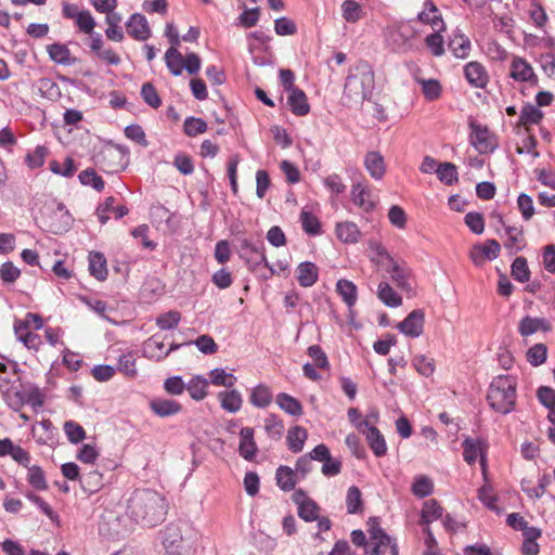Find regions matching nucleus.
<instances>
[{
	"instance_id": "a19ab883",
	"label": "nucleus",
	"mask_w": 555,
	"mask_h": 555,
	"mask_svg": "<svg viewBox=\"0 0 555 555\" xmlns=\"http://www.w3.org/2000/svg\"><path fill=\"white\" fill-rule=\"evenodd\" d=\"M377 296L379 300L383 301L388 307L396 308L401 306L402 304L401 296L398 295L386 282L379 283Z\"/></svg>"
},
{
	"instance_id": "3c124183",
	"label": "nucleus",
	"mask_w": 555,
	"mask_h": 555,
	"mask_svg": "<svg viewBox=\"0 0 555 555\" xmlns=\"http://www.w3.org/2000/svg\"><path fill=\"white\" fill-rule=\"evenodd\" d=\"M512 276L518 282H527L530 279V270L527 259L522 256L517 257L511 267Z\"/></svg>"
},
{
	"instance_id": "c9c22d12",
	"label": "nucleus",
	"mask_w": 555,
	"mask_h": 555,
	"mask_svg": "<svg viewBox=\"0 0 555 555\" xmlns=\"http://www.w3.org/2000/svg\"><path fill=\"white\" fill-rule=\"evenodd\" d=\"M143 350L147 358L156 361L164 360L170 353V350H165L164 343L156 336H152L145 341Z\"/></svg>"
},
{
	"instance_id": "a878e982",
	"label": "nucleus",
	"mask_w": 555,
	"mask_h": 555,
	"mask_svg": "<svg viewBox=\"0 0 555 555\" xmlns=\"http://www.w3.org/2000/svg\"><path fill=\"white\" fill-rule=\"evenodd\" d=\"M287 104L296 116H306L310 112L307 95L300 89L288 92Z\"/></svg>"
},
{
	"instance_id": "4468645a",
	"label": "nucleus",
	"mask_w": 555,
	"mask_h": 555,
	"mask_svg": "<svg viewBox=\"0 0 555 555\" xmlns=\"http://www.w3.org/2000/svg\"><path fill=\"white\" fill-rule=\"evenodd\" d=\"M127 33L139 41H145L151 37V28L144 15L134 13L126 23Z\"/></svg>"
},
{
	"instance_id": "f3484780",
	"label": "nucleus",
	"mask_w": 555,
	"mask_h": 555,
	"mask_svg": "<svg viewBox=\"0 0 555 555\" xmlns=\"http://www.w3.org/2000/svg\"><path fill=\"white\" fill-rule=\"evenodd\" d=\"M389 263L387 267V271L390 274L391 280L395 282L397 287L401 289H409V278H410V268L405 263H400L396 261L392 257L387 255Z\"/></svg>"
},
{
	"instance_id": "864d4df0",
	"label": "nucleus",
	"mask_w": 555,
	"mask_h": 555,
	"mask_svg": "<svg viewBox=\"0 0 555 555\" xmlns=\"http://www.w3.org/2000/svg\"><path fill=\"white\" fill-rule=\"evenodd\" d=\"M543 118V113L534 105L527 103L520 112L522 125H538Z\"/></svg>"
},
{
	"instance_id": "680f3d73",
	"label": "nucleus",
	"mask_w": 555,
	"mask_h": 555,
	"mask_svg": "<svg viewBox=\"0 0 555 555\" xmlns=\"http://www.w3.org/2000/svg\"><path fill=\"white\" fill-rule=\"evenodd\" d=\"M415 370L423 376L429 377L435 372V361L423 354L415 356L412 360Z\"/></svg>"
},
{
	"instance_id": "13d9d810",
	"label": "nucleus",
	"mask_w": 555,
	"mask_h": 555,
	"mask_svg": "<svg viewBox=\"0 0 555 555\" xmlns=\"http://www.w3.org/2000/svg\"><path fill=\"white\" fill-rule=\"evenodd\" d=\"M180 320H181L180 312L170 310L166 313L160 314L156 319V325L162 331H168V330L176 328L178 326V324L180 323Z\"/></svg>"
},
{
	"instance_id": "c85d7f7f",
	"label": "nucleus",
	"mask_w": 555,
	"mask_h": 555,
	"mask_svg": "<svg viewBox=\"0 0 555 555\" xmlns=\"http://www.w3.org/2000/svg\"><path fill=\"white\" fill-rule=\"evenodd\" d=\"M218 398L221 408L228 411L229 413H236L242 408L243 398L242 395L236 389L221 391L218 393Z\"/></svg>"
},
{
	"instance_id": "20e7f679",
	"label": "nucleus",
	"mask_w": 555,
	"mask_h": 555,
	"mask_svg": "<svg viewBox=\"0 0 555 555\" xmlns=\"http://www.w3.org/2000/svg\"><path fill=\"white\" fill-rule=\"evenodd\" d=\"M487 401L496 413H511L516 404L515 378L509 375L494 377L488 389Z\"/></svg>"
},
{
	"instance_id": "bb28decb",
	"label": "nucleus",
	"mask_w": 555,
	"mask_h": 555,
	"mask_svg": "<svg viewBox=\"0 0 555 555\" xmlns=\"http://www.w3.org/2000/svg\"><path fill=\"white\" fill-rule=\"evenodd\" d=\"M318 267L310 261L301 262L297 268V280L300 286L310 287L318 281Z\"/></svg>"
},
{
	"instance_id": "f8f14e48",
	"label": "nucleus",
	"mask_w": 555,
	"mask_h": 555,
	"mask_svg": "<svg viewBox=\"0 0 555 555\" xmlns=\"http://www.w3.org/2000/svg\"><path fill=\"white\" fill-rule=\"evenodd\" d=\"M503 246L508 255H515L526 247V240L521 227H504Z\"/></svg>"
},
{
	"instance_id": "09e8293b",
	"label": "nucleus",
	"mask_w": 555,
	"mask_h": 555,
	"mask_svg": "<svg viewBox=\"0 0 555 555\" xmlns=\"http://www.w3.org/2000/svg\"><path fill=\"white\" fill-rule=\"evenodd\" d=\"M411 491L415 496L423 499L433 493L434 483L430 478L421 475L414 479Z\"/></svg>"
},
{
	"instance_id": "338daca9",
	"label": "nucleus",
	"mask_w": 555,
	"mask_h": 555,
	"mask_svg": "<svg viewBox=\"0 0 555 555\" xmlns=\"http://www.w3.org/2000/svg\"><path fill=\"white\" fill-rule=\"evenodd\" d=\"M117 369L128 377L137 376L135 359L132 352L121 354L118 359Z\"/></svg>"
},
{
	"instance_id": "8fccbe9b",
	"label": "nucleus",
	"mask_w": 555,
	"mask_h": 555,
	"mask_svg": "<svg viewBox=\"0 0 555 555\" xmlns=\"http://www.w3.org/2000/svg\"><path fill=\"white\" fill-rule=\"evenodd\" d=\"M272 401V393L267 386L258 385L255 387L250 395V402L255 406L266 408Z\"/></svg>"
},
{
	"instance_id": "9b49d317",
	"label": "nucleus",
	"mask_w": 555,
	"mask_h": 555,
	"mask_svg": "<svg viewBox=\"0 0 555 555\" xmlns=\"http://www.w3.org/2000/svg\"><path fill=\"white\" fill-rule=\"evenodd\" d=\"M425 323V313L421 309L410 312L405 319L398 324V330L409 337H418L423 334Z\"/></svg>"
},
{
	"instance_id": "a211bd4d",
	"label": "nucleus",
	"mask_w": 555,
	"mask_h": 555,
	"mask_svg": "<svg viewBox=\"0 0 555 555\" xmlns=\"http://www.w3.org/2000/svg\"><path fill=\"white\" fill-rule=\"evenodd\" d=\"M552 325L548 320L544 318H532L529 315L524 317L518 324V332L522 337H528L539 331L550 332Z\"/></svg>"
},
{
	"instance_id": "f704fd0d",
	"label": "nucleus",
	"mask_w": 555,
	"mask_h": 555,
	"mask_svg": "<svg viewBox=\"0 0 555 555\" xmlns=\"http://www.w3.org/2000/svg\"><path fill=\"white\" fill-rule=\"evenodd\" d=\"M89 270L92 276L99 281H104L107 278L106 259L101 253H90L89 255Z\"/></svg>"
},
{
	"instance_id": "e2e57ef3",
	"label": "nucleus",
	"mask_w": 555,
	"mask_h": 555,
	"mask_svg": "<svg viewBox=\"0 0 555 555\" xmlns=\"http://www.w3.org/2000/svg\"><path fill=\"white\" fill-rule=\"evenodd\" d=\"M547 356V348L544 344H535L527 351V360L533 365L538 366L545 362Z\"/></svg>"
},
{
	"instance_id": "de8ad7c7",
	"label": "nucleus",
	"mask_w": 555,
	"mask_h": 555,
	"mask_svg": "<svg viewBox=\"0 0 555 555\" xmlns=\"http://www.w3.org/2000/svg\"><path fill=\"white\" fill-rule=\"evenodd\" d=\"M300 222L302 230L309 235L321 234V222L319 218L310 211L302 210L300 212Z\"/></svg>"
},
{
	"instance_id": "bf43d9fd",
	"label": "nucleus",
	"mask_w": 555,
	"mask_h": 555,
	"mask_svg": "<svg viewBox=\"0 0 555 555\" xmlns=\"http://www.w3.org/2000/svg\"><path fill=\"white\" fill-rule=\"evenodd\" d=\"M319 506L313 500H304L298 505V515L307 522L318 519Z\"/></svg>"
},
{
	"instance_id": "b1692460",
	"label": "nucleus",
	"mask_w": 555,
	"mask_h": 555,
	"mask_svg": "<svg viewBox=\"0 0 555 555\" xmlns=\"http://www.w3.org/2000/svg\"><path fill=\"white\" fill-rule=\"evenodd\" d=\"M335 233L337 238L345 244H356L361 238V231L352 221L337 222Z\"/></svg>"
},
{
	"instance_id": "ea45409f",
	"label": "nucleus",
	"mask_w": 555,
	"mask_h": 555,
	"mask_svg": "<svg viewBox=\"0 0 555 555\" xmlns=\"http://www.w3.org/2000/svg\"><path fill=\"white\" fill-rule=\"evenodd\" d=\"M165 63L173 76H180L183 70V56L177 48L170 47L165 53Z\"/></svg>"
},
{
	"instance_id": "774afa93",
	"label": "nucleus",
	"mask_w": 555,
	"mask_h": 555,
	"mask_svg": "<svg viewBox=\"0 0 555 555\" xmlns=\"http://www.w3.org/2000/svg\"><path fill=\"white\" fill-rule=\"evenodd\" d=\"M76 457L81 463L93 464L99 457V450L95 444L86 443L78 449Z\"/></svg>"
},
{
	"instance_id": "423d86ee",
	"label": "nucleus",
	"mask_w": 555,
	"mask_h": 555,
	"mask_svg": "<svg viewBox=\"0 0 555 555\" xmlns=\"http://www.w3.org/2000/svg\"><path fill=\"white\" fill-rule=\"evenodd\" d=\"M509 77L517 82H528L531 86H537L539 81L532 66L520 56H513L509 65Z\"/></svg>"
},
{
	"instance_id": "6ab92c4d",
	"label": "nucleus",
	"mask_w": 555,
	"mask_h": 555,
	"mask_svg": "<svg viewBox=\"0 0 555 555\" xmlns=\"http://www.w3.org/2000/svg\"><path fill=\"white\" fill-rule=\"evenodd\" d=\"M238 453L246 461H253L258 452V447L254 439V428L243 427L240 430Z\"/></svg>"
},
{
	"instance_id": "7c9ffc66",
	"label": "nucleus",
	"mask_w": 555,
	"mask_h": 555,
	"mask_svg": "<svg viewBox=\"0 0 555 555\" xmlns=\"http://www.w3.org/2000/svg\"><path fill=\"white\" fill-rule=\"evenodd\" d=\"M296 472L288 466L281 465L275 473L276 485L285 492L291 491L297 483Z\"/></svg>"
},
{
	"instance_id": "c756f323",
	"label": "nucleus",
	"mask_w": 555,
	"mask_h": 555,
	"mask_svg": "<svg viewBox=\"0 0 555 555\" xmlns=\"http://www.w3.org/2000/svg\"><path fill=\"white\" fill-rule=\"evenodd\" d=\"M448 47L455 57L465 59L470 51V40L464 34L455 33L450 38Z\"/></svg>"
},
{
	"instance_id": "aec40b11",
	"label": "nucleus",
	"mask_w": 555,
	"mask_h": 555,
	"mask_svg": "<svg viewBox=\"0 0 555 555\" xmlns=\"http://www.w3.org/2000/svg\"><path fill=\"white\" fill-rule=\"evenodd\" d=\"M364 167L374 180H382L386 173L384 156L377 151H370L364 156Z\"/></svg>"
},
{
	"instance_id": "4be33fe9",
	"label": "nucleus",
	"mask_w": 555,
	"mask_h": 555,
	"mask_svg": "<svg viewBox=\"0 0 555 555\" xmlns=\"http://www.w3.org/2000/svg\"><path fill=\"white\" fill-rule=\"evenodd\" d=\"M418 20L424 24H429L435 31H443L446 29L441 14L430 0L425 1L424 10L418 14Z\"/></svg>"
},
{
	"instance_id": "412c9836",
	"label": "nucleus",
	"mask_w": 555,
	"mask_h": 555,
	"mask_svg": "<svg viewBox=\"0 0 555 555\" xmlns=\"http://www.w3.org/2000/svg\"><path fill=\"white\" fill-rule=\"evenodd\" d=\"M351 201L365 212L374 210L376 206V201L372 197L371 191L361 183L352 185Z\"/></svg>"
},
{
	"instance_id": "4d7b16f0",
	"label": "nucleus",
	"mask_w": 555,
	"mask_h": 555,
	"mask_svg": "<svg viewBox=\"0 0 555 555\" xmlns=\"http://www.w3.org/2000/svg\"><path fill=\"white\" fill-rule=\"evenodd\" d=\"M343 17L348 23H356L361 18L362 8L354 0H345L341 4Z\"/></svg>"
},
{
	"instance_id": "72a5a7b5",
	"label": "nucleus",
	"mask_w": 555,
	"mask_h": 555,
	"mask_svg": "<svg viewBox=\"0 0 555 555\" xmlns=\"http://www.w3.org/2000/svg\"><path fill=\"white\" fill-rule=\"evenodd\" d=\"M308 433L301 426H294L287 433V446L293 453L302 451L305 442L307 440Z\"/></svg>"
},
{
	"instance_id": "0e129e2a",
	"label": "nucleus",
	"mask_w": 555,
	"mask_h": 555,
	"mask_svg": "<svg viewBox=\"0 0 555 555\" xmlns=\"http://www.w3.org/2000/svg\"><path fill=\"white\" fill-rule=\"evenodd\" d=\"M183 129L186 135L195 137L207 130V124L202 118L191 116L185 118Z\"/></svg>"
},
{
	"instance_id": "5fc2aeb1",
	"label": "nucleus",
	"mask_w": 555,
	"mask_h": 555,
	"mask_svg": "<svg viewBox=\"0 0 555 555\" xmlns=\"http://www.w3.org/2000/svg\"><path fill=\"white\" fill-rule=\"evenodd\" d=\"M264 430L272 439H280L284 431L282 420L275 414H270L264 420Z\"/></svg>"
},
{
	"instance_id": "39448f33",
	"label": "nucleus",
	"mask_w": 555,
	"mask_h": 555,
	"mask_svg": "<svg viewBox=\"0 0 555 555\" xmlns=\"http://www.w3.org/2000/svg\"><path fill=\"white\" fill-rule=\"evenodd\" d=\"M357 429L365 435L367 444L375 456L382 457L387 453L385 438L377 427L370 425L369 421L364 420L357 424Z\"/></svg>"
},
{
	"instance_id": "dca6fc26",
	"label": "nucleus",
	"mask_w": 555,
	"mask_h": 555,
	"mask_svg": "<svg viewBox=\"0 0 555 555\" xmlns=\"http://www.w3.org/2000/svg\"><path fill=\"white\" fill-rule=\"evenodd\" d=\"M149 406L158 417L173 416L182 410V405L178 401L160 397L150 400Z\"/></svg>"
},
{
	"instance_id": "f257e3e1",
	"label": "nucleus",
	"mask_w": 555,
	"mask_h": 555,
	"mask_svg": "<svg viewBox=\"0 0 555 555\" xmlns=\"http://www.w3.org/2000/svg\"><path fill=\"white\" fill-rule=\"evenodd\" d=\"M127 514L138 525L152 528L165 520L167 504L157 491L138 489L128 499Z\"/></svg>"
},
{
	"instance_id": "4c0bfd02",
	"label": "nucleus",
	"mask_w": 555,
	"mask_h": 555,
	"mask_svg": "<svg viewBox=\"0 0 555 555\" xmlns=\"http://www.w3.org/2000/svg\"><path fill=\"white\" fill-rule=\"evenodd\" d=\"M208 382L203 376H194L186 384L185 389L190 393L191 398L201 401L207 396Z\"/></svg>"
},
{
	"instance_id": "473e14b6",
	"label": "nucleus",
	"mask_w": 555,
	"mask_h": 555,
	"mask_svg": "<svg viewBox=\"0 0 555 555\" xmlns=\"http://www.w3.org/2000/svg\"><path fill=\"white\" fill-rule=\"evenodd\" d=\"M443 515V507L435 499L427 500L422 508L421 522L429 526L433 521L441 518Z\"/></svg>"
},
{
	"instance_id": "69168bd1",
	"label": "nucleus",
	"mask_w": 555,
	"mask_h": 555,
	"mask_svg": "<svg viewBox=\"0 0 555 555\" xmlns=\"http://www.w3.org/2000/svg\"><path fill=\"white\" fill-rule=\"evenodd\" d=\"M422 85L424 96L429 101H435L441 95V85L436 79H422L418 81Z\"/></svg>"
},
{
	"instance_id": "603ef678",
	"label": "nucleus",
	"mask_w": 555,
	"mask_h": 555,
	"mask_svg": "<svg viewBox=\"0 0 555 555\" xmlns=\"http://www.w3.org/2000/svg\"><path fill=\"white\" fill-rule=\"evenodd\" d=\"M367 531L373 541H380L382 544H392V539L380 528L377 517H371L367 521Z\"/></svg>"
},
{
	"instance_id": "e433bc0d",
	"label": "nucleus",
	"mask_w": 555,
	"mask_h": 555,
	"mask_svg": "<svg viewBox=\"0 0 555 555\" xmlns=\"http://www.w3.org/2000/svg\"><path fill=\"white\" fill-rule=\"evenodd\" d=\"M275 401L276 404L289 415L299 416L302 414L301 403L296 398L285 392L279 393Z\"/></svg>"
},
{
	"instance_id": "cd10ccee",
	"label": "nucleus",
	"mask_w": 555,
	"mask_h": 555,
	"mask_svg": "<svg viewBox=\"0 0 555 555\" xmlns=\"http://www.w3.org/2000/svg\"><path fill=\"white\" fill-rule=\"evenodd\" d=\"M62 86H67V79L65 77H60L59 82L50 78H43L39 82V90L43 96L55 101L62 96Z\"/></svg>"
},
{
	"instance_id": "79ce46f5",
	"label": "nucleus",
	"mask_w": 555,
	"mask_h": 555,
	"mask_svg": "<svg viewBox=\"0 0 555 555\" xmlns=\"http://www.w3.org/2000/svg\"><path fill=\"white\" fill-rule=\"evenodd\" d=\"M82 119V114L79 111L72 109V133L77 131L79 134L78 145L82 152L88 151L91 144V135L89 130H82L77 124Z\"/></svg>"
},
{
	"instance_id": "0eeeda50",
	"label": "nucleus",
	"mask_w": 555,
	"mask_h": 555,
	"mask_svg": "<svg viewBox=\"0 0 555 555\" xmlns=\"http://www.w3.org/2000/svg\"><path fill=\"white\" fill-rule=\"evenodd\" d=\"M463 457L469 465L476 463L477 459L480 457V466L483 475H486L487 463H486V451L487 446L479 439L466 438L463 443Z\"/></svg>"
},
{
	"instance_id": "c03bdc74",
	"label": "nucleus",
	"mask_w": 555,
	"mask_h": 555,
	"mask_svg": "<svg viewBox=\"0 0 555 555\" xmlns=\"http://www.w3.org/2000/svg\"><path fill=\"white\" fill-rule=\"evenodd\" d=\"M436 175L446 185H453L459 181L457 168L452 163H440Z\"/></svg>"
},
{
	"instance_id": "393cba45",
	"label": "nucleus",
	"mask_w": 555,
	"mask_h": 555,
	"mask_svg": "<svg viewBox=\"0 0 555 555\" xmlns=\"http://www.w3.org/2000/svg\"><path fill=\"white\" fill-rule=\"evenodd\" d=\"M14 333L18 340H21L28 349L38 350L41 345V338L38 334L27 328L25 322L15 321Z\"/></svg>"
},
{
	"instance_id": "a18cd8bd",
	"label": "nucleus",
	"mask_w": 555,
	"mask_h": 555,
	"mask_svg": "<svg viewBox=\"0 0 555 555\" xmlns=\"http://www.w3.org/2000/svg\"><path fill=\"white\" fill-rule=\"evenodd\" d=\"M348 514H358L363 509L362 493L357 486L349 487L346 495Z\"/></svg>"
},
{
	"instance_id": "1a4fd4ad",
	"label": "nucleus",
	"mask_w": 555,
	"mask_h": 555,
	"mask_svg": "<svg viewBox=\"0 0 555 555\" xmlns=\"http://www.w3.org/2000/svg\"><path fill=\"white\" fill-rule=\"evenodd\" d=\"M238 254H240V257L243 258L244 260H246L247 262H249L251 260V256L254 255L255 256L254 261L256 264L263 263V266L266 268L270 269L272 274L275 273L274 269L270 266V263L266 257L262 243L256 244L247 238H243V240H241V243H240Z\"/></svg>"
},
{
	"instance_id": "49530a36",
	"label": "nucleus",
	"mask_w": 555,
	"mask_h": 555,
	"mask_svg": "<svg viewBox=\"0 0 555 555\" xmlns=\"http://www.w3.org/2000/svg\"><path fill=\"white\" fill-rule=\"evenodd\" d=\"M78 179L80 181V183L82 185H86V186H91L93 188L94 190L96 191H102L104 189V180L102 179L101 176H99L94 169L92 168H87L85 170H82L79 175H78Z\"/></svg>"
},
{
	"instance_id": "2eb2a0df",
	"label": "nucleus",
	"mask_w": 555,
	"mask_h": 555,
	"mask_svg": "<svg viewBox=\"0 0 555 555\" xmlns=\"http://www.w3.org/2000/svg\"><path fill=\"white\" fill-rule=\"evenodd\" d=\"M33 436L38 443L53 447L57 441V429L49 420H42L33 426Z\"/></svg>"
},
{
	"instance_id": "58836bf2",
	"label": "nucleus",
	"mask_w": 555,
	"mask_h": 555,
	"mask_svg": "<svg viewBox=\"0 0 555 555\" xmlns=\"http://www.w3.org/2000/svg\"><path fill=\"white\" fill-rule=\"evenodd\" d=\"M27 482L31 488L38 491L48 489V482L43 469L38 465H30L27 467Z\"/></svg>"
},
{
	"instance_id": "6e6552de",
	"label": "nucleus",
	"mask_w": 555,
	"mask_h": 555,
	"mask_svg": "<svg viewBox=\"0 0 555 555\" xmlns=\"http://www.w3.org/2000/svg\"><path fill=\"white\" fill-rule=\"evenodd\" d=\"M414 31L406 25H399L388 30L387 41L393 51L405 52L411 49Z\"/></svg>"
},
{
	"instance_id": "2f4dec72",
	"label": "nucleus",
	"mask_w": 555,
	"mask_h": 555,
	"mask_svg": "<svg viewBox=\"0 0 555 555\" xmlns=\"http://www.w3.org/2000/svg\"><path fill=\"white\" fill-rule=\"evenodd\" d=\"M336 291L349 309L356 305L358 298L357 286L351 281L346 279L338 280Z\"/></svg>"
},
{
	"instance_id": "6e6d98bb",
	"label": "nucleus",
	"mask_w": 555,
	"mask_h": 555,
	"mask_svg": "<svg viewBox=\"0 0 555 555\" xmlns=\"http://www.w3.org/2000/svg\"><path fill=\"white\" fill-rule=\"evenodd\" d=\"M211 384L216 386L232 387L236 383V377L227 373L223 369H214L209 373Z\"/></svg>"
},
{
	"instance_id": "9d476101",
	"label": "nucleus",
	"mask_w": 555,
	"mask_h": 555,
	"mask_svg": "<svg viewBox=\"0 0 555 555\" xmlns=\"http://www.w3.org/2000/svg\"><path fill=\"white\" fill-rule=\"evenodd\" d=\"M470 143L480 154L493 152L496 147L495 140L487 127L472 124Z\"/></svg>"
},
{
	"instance_id": "f03ea898",
	"label": "nucleus",
	"mask_w": 555,
	"mask_h": 555,
	"mask_svg": "<svg viewBox=\"0 0 555 555\" xmlns=\"http://www.w3.org/2000/svg\"><path fill=\"white\" fill-rule=\"evenodd\" d=\"M375 87V75L367 62H359L349 69L346 77L343 104L349 108L360 106L370 100Z\"/></svg>"
},
{
	"instance_id": "37998d69",
	"label": "nucleus",
	"mask_w": 555,
	"mask_h": 555,
	"mask_svg": "<svg viewBox=\"0 0 555 555\" xmlns=\"http://www.w3.org/2000/svg\"><path fill=\"white\" fill-rule=\"evenodd\" d=\"M48 156L49 150L43 145H38L26 154L25 164L29 169H37L43 166Z\"/></svg>"
},
{
	"instance_id": "7ed1b4c3",
	"label": "nucleus",
	"mask_w": 555,
	"mask_h": 555,
	"mask_svg": "<svg viewBox=\"0 0 555 555\" xmlns=\"http://www.w3.org/2000/svg\"><path fill=\"white\" fill-rule=\"evenodd\" d=\"M0 392L7 404L15 411H20L25 404L37 411L43 405L46 398L38 386L18 379L10 382L4 377L0 378Z\"/></svg>"
},
{
	"instance_id": "052dcab7",
	"label": "nucleus",
	"mask_w": 555,
	"mask_h": 555,
	"mask_svg": "<svg viewBox=\"0 0 555 555\" xmlns=\"http://www.w3.org/2000/svg\"><path fill=\"white\" fill-rule=\"evenodd\" d=\"M141 96L143 101L153 108H158L162 105L160 96L151 82H144L142 85Z\"/></svg>"
},
{
	"instance_id": "5701e85b",
	"label": "nucleus",
	"mask_w": 555,
	"mask_h": 555,
	"mask_svg": "<svg viewBox=\"0 0 555 555\" xmlns=\"http://www.w3.org/2000/svg\"><path fill=\"white\" fill-rule=\"evenodd\" d=\"M183 540L182 529L179 524H169L163 533V544L171 554H178Z\"/></svg>"
},
{
	"instance_id": "ddd939ff",
	"label": "nucleus",
	"mask_w": 555,
	"mask_h": 555,
	"mask_svg": "<svg viewBox=\"0 0 555 555\" xmlns=\"http://www.w3.org/2000/svg\"><path fill=\"white\" fill-rule=\"evenodd\" d=\"M464 76L467 82L474 88L483 89L489 81L486 67L479 62H469L464 66Z\"/></svg>"
}]
</instances>
